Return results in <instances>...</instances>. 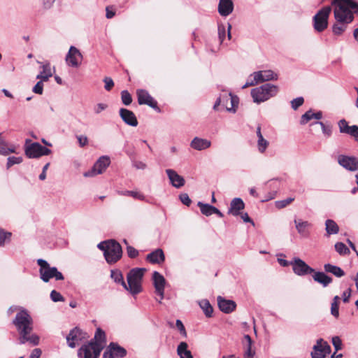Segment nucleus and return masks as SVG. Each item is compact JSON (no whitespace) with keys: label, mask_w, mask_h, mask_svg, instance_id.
<instances>
[{"label":"nucleus","mask_w":358,"mask_h":358,"mask_svg":"<svg viewBox=\"0 0 358 358\" xmlns=\"http://www.w3.org/2000/svg\"><path fill=\"white\" fill-rule=\"evenodd\" d=\"M252 77L255 78V80L257 84L269 80H276L278 79V74L272 70H264L254 72L252 73Z\"/></svg>","instance_id":"19"},{"label":"nucleus","mask_w":358,"mask_h":358,"mask_svg":"<svg viewBox=\"0 0 358 358\" xmlns=\"http://www.w3.org/2000/svg\"><path fill=\"white\" fill-rule=\"evenodd\" d=\"M37 264L40 266L39 273L41 280L48 282L50 279L55 278L56 280H64V276L56 267H51L50 264L44 259H38Z\"/></svg>","instance_id":"6"},{"label":"nucleus","mask_w":358,"mask_h":358,"mask_svg":"<svg viewBox=\"0 0 358 358\" xmlns=\"http://www.w3.org/2000/svg\"><path fill=\"white\" fill-rule=\"evenodd\" d=\"M41 67L43 71L37 75L36 78L43 81H48V79L52 76L50 64L49 62H46L43 64Z\"/></svg>","instance_id":"32"},{"label":"nucleus","mask_w":358,"mask_h":358,"mask_svg":"<svg viewBox=\"0 0 358 358\" xmlns=\"http://www.w3.org/2000/svg\"><path fill=\"white\" fill-rule=\"evenodd\" d=\"M176 325L178 329L180 331V334L182 335V336L187 337V332L181 320H177Z\"/></svg>","instance_id":"58"},{"label":"nucleus","mask_w":358,"mask_h":358,"mask_svg":"<svg viewBox=\"0 0 358 358\" xmlns=\"http://www.w3.org/2000/svg\"><path fill=\"white\" fill-rule=\"evenodd\" d=\"M331 353V347L322 339L317 341L311 352L312 358H326Z\"/></svg>","instance_id":"11"},{"label":"nucleus","mask_w":358,"mask_h":358,"mask_svg":"<svg viewBox=\"0 0 358 358\" xmlns=\"http://www.w3.org/2000/svg\"><path fill=\"white\" fill-rule=\"evenodd\" d=\"M268 145V142L264 138V137L258 138L257 141V146L258 150L260 152L263 153L265 152L266 149Z\"/></svg>","instance_id":"45"},{"label":"nucleus","mask_w":358,"mask_h":358,"mask_svg":"<svg viewBox=\"0 0 358 358\" xmlns=\"http://www.w3.org/2000/svg\"><path fill=\"white\" fill-rule=\"evenodd\" d=\"M217 304L221 311L230 313L236 308V303L232 300H227L221 296L217 297Z\"/></svg>","instance_id":"24"},{"label":"nucleus","mask_w":358,"mask_h":358,"mask_svg":"<svg viewBox=\"0 0 358 358\" xmlns=\"http://www.w3.org/2000/svg\"><path fill=\"white\" fill-rule=\"evenodd\" d=\"M117 194L119 195H122V196H130L134 199L141 200V201L145 199V196L143 194H141V192H137V191H129V190L117 191Z\"/></svg>","instance_id":"40"},{"label":"nucleus","mask_w":358,"mask_h":358,"mask_svg":"<svg viewBox=\"0 0 358 358\" xmlns=\"http://www.w3.org/2000/svg\"><path fill=\"white\" fill-rule=\"evenodd\" d=\"M222 103L225 106L227 111L235 113L238 107V101L236 96H234L231 93H229L228 94H224L217 99L213 106V109L217 110L218 106Z\"/></svg>","instance_id":"8"},{"label":"nucleus","mask_w":358,"mask_h":358,"mask_svg":"<svg viewBox=\"0 0 358 358\" xmlns=\"http://www.w3.org/2000/svg\"><path fill=\"white\" fill-rule=\"evenodd\" d=\"M146 259L152 264H160L164 262L165 256L163 250L159 248L148 254Z\"/></svg>","instance_id":"27"},{"label":"nucleus","mask_w":358,"mask_h":358,"mask_svg":"<svg viewBox=\"0 0 358 358\" xmlns=\"http://www.w3.org/2000/svg\"><path fill=\"white\" fill-rule=\"evenodd\" d=\"M77 139L80 147H84L88 143V138L85 136H77Z\"/></svg>","instance_id":"63"},{"label":"nucleus","mask_w":358,"mask_h":358,"mask_svg":"<svg viewBox=\"0 0 358 358\" xmlns=\"http://www.w3.org/2000/svg\"><path fill=\"white\" fill-rule=\"evenodd\" d=\"M110 160L108 156H102L94 164L93 167L88 171L83 173L86 178L94 177L96 175L103 173L107 167L110 165Z\"/></svg>","instance_id":"9"},{"label":"nucleus","mask_w":358,"mask_h":358,"mask_svg":"<svg viewBox=\"0 0 358 358\" xmlns=\"http://www.w3.org/2000/svg\"><path fill=\"white\" fill-rule=\"evenodd\" d=\"M120 115L122 120L128 125L136 127L138 125V120L134 113L126 108H120Z\"/></svg>","instance_id":"23"},{"label":"nucleus","mask_w":358,"mask_h":358,"mask_svg":"<svg viewBox=\"0 0 358 358\" xmlns=\"http://www.w3.org/2000/svg\"><path fill=\"white\" fill-rule=\"evenodd\" d=\"M84 338H85V334L78 328L73 329L66 336L68 345L71 348L79 345Z\"/></svg>","instance_id":"17"},{"label":"nucleus","mask_w":358,"mask_h":358,"mask_svg":"<svg viewBox=\"0 0 358 358\" xmlns=\"http://www.w3.org/2000/svg\"><path fill=\"white\" fill-rule=\"evenodd\" d=\"M338 163L348 171L358 170V157L341 155L338 157Z\"/></svg>","instance_id":"16"},{"label":"nucleus","mask_w":358,"mask_h":358,"mask_svg":"<svg viewBox=\"0 0 358 358\" xmlns=\"http://www.w3.org/2000/svg\"><path fill=\"white\" fill-rule=\"evenodd\" d=\"M20 336L29 334L33 329V320L28 311L21 309L13 321Z\"/></svg>","instance_id":"4"},{"label":"nucleus","mask_w":358,"mask_h":358,"mask_svg":"<svg viewBox=\"0 0 358 358\" xmlns=\"http://www.w3.org/2000/svg\"><path fill=\"white\" fill-rule=\"evenodd\" d=\"M314 113L312 110H308L305 113L301 118L300 123L301 124H306L310 120L314 118Z\"/></svg>","instance_id":"47"},{"label":"nucleus","mask_w":358,"mask_h":358,"mask_svg":"<svg viewBox=\"0 0 358 358\" xmlns=\"http://www.w3.org/2000/svg\"><path fill=\"white\" fill-rule=\"evenodd\" d=\"M313 280L321 284L324 287L328 286L332 282V278L326 275L324 272L314 271L313 275Z\"/></svg>","instance_id":"29"},{"label":"nucleus","mask_w":358,"mask_h":358,"mask_svg":"<svg viewBox=\"0 0 358 358\" xmlns=\"http://www.w3.org/2000/svg\"><path fill=\"white\" fill-rule=\"evenodd\" d=\"M278 92V87L271 84H264L251 90V96L254 102L259 103L266 101L275 96Z\"/></svg>","instance_id":"5"},{"label":"nucleus","mask_w":358,"mask_h":358,"mask_svg":"<svg viewBox=\"0 0 358 358\" xmlns=\"http://www.w3.org/2000/svg\"><path fill=\"white\" fill-rule=\"evenodd\" d=\"M315 124H318L321 126L322 130L324 136L329 137L331 135V127L330 125H325L322 122H317Z\"/></svg>","instance_id":"50"},{"label":"nucleus","mask_w":358,"mask_h":358,"mask_svg":"<svg viewBox=\"0 0 358 358\" xmlns=\"http://www.w3.org/2000/svg\"><path fill=\"white\" fill-rule=\"evenodd\" d=\"M180 199L183 204H185L187 206H189L191 204L192 201L189 199L187 194H185V193L181 194L180 195Z\"/></svg>","instance_id":"60"},{"label":"nucleus","mask_w":358,"mask_h":358,"mask_svg":"<svg viewBox=\"0 0 358 358\" xmlns=\"http://www.w3.org/2000/svg\"><path fill=\"white\" fill-rule=\"evenodd\" d=\"M145 271V268H135L131 269L127 274V284L124 289L131 294L135 295L142 291V280Z\"/></svg>","instance_id":"3"},{"label":"nucleus","mask_w":358,"mask_h":358,"mask_svg":"<svg viewBox=\"0 0 358 358\" xmlns=\"http://www.w3.org/2000/svg\"><path fill=\"white\" fill-rule=\"evenodd\" d=\"M324 268L326 272L331 273L338 278L345 275V272L340 267L330 264H324Z\"/></svg>","instance_id":"36"},{"label":"nucleus","mask_w":358,"mask_h":358,"mask_svg":"<svg viewBox=\"0 0 358 358\" xmlns=\"http://www.w3.org/2000/svg\"><path fill=\"white\" fill-rule=\"evenodd\" d=\"M166 173L170 180L171 184L176 188H180L185 185V179L182 176H180L175 170L168 169Z\"/></svg>","instance_id":"21"},{"label":"nucleus","mask_w":358,"mask_h":358,"mask_svg":"<svg viewBox=\"0 0 358 358\" xmlns=\"http://www.w3.org/2000/svg\"><path fill=\"white\" fill-rule=\"evenodd\" d=\"M43 80L38 81L33 87L32 91L38 94H42L43 92Z\"/></svg>","instance_id":"53"},{"label":"nucleus","mask_w":358,"mask_h":358,"mask_svg":"<svg viewBox=\"0 0 358 358\" xmlns=\"http://www.w3.org/2000/svg\"><path fill=\"white\" fill-rule=\"evenodd\" d=\"M138 102L140 105H148L152 108H157V103L149 94V93L144 90H137Z\"/></svg>","instance_id":"20"},{"label":"nucleus","mask_w":358,"mask_h":358,"mask_svg":"<svg viewBox=\"0 0 358 358\" xmlns=\"http://www.w3.org/2000/svg\"><path fill=\"white\" fill-rule=\"evenodd\" d=\"M199 306L203 310L205 315L208 317H210L213 313V308L209 303V301L206 299L201 300L199 302Z\"/></svg>","instance_id":"39"},{"label":"nucleus","mask_w":358,"mask_h":358,"mask_svg":"<svg viewBox=\"0 0 358 358\" xmlns=\"http://www.w3.org/2000/svg\"><path fill=\"white\" fill-rule=\"evenodd\" d=\"M339 301L340 297L338 296H335L331 304V314L336 318H338L339 316Z\"/></svg>","instance_id":"42"},{"label":"nucleus","mask_w":358,"mask_h":358,"mask_svg":"<svg viewBox=\"0 0 358 358\" xmlns=\"http://www.w3.org/2000/svg\"><path fill=\"white\" fill-rule=\"evenodd\" d=\"M244 339L246 341V350L245 352L244 358H253L255 352L252 350V338L249 335H245Z\"/></svg>","instance_id":"38"},{"label":"nucleus","mask_w":358,"mask_h":358,"mask_svg":"<svg viewBox=\"0 0 358 358\" xmlns=\"http://www.w3.org/2000/svg\"><path fill=\"white\" fill-rule=\"evenodd\" d=\"M152 280L155 292L160 296L159 302L161 303V301L164 299L166 280L164 276L157 271L153 273Z\"/></svg>","instance_id":"18"},{"label":"nucleus","mask_w":358,"mask_h":358,"mask_svg":"<svg viewBox=\"0 0 358 358\" xmlns=\"http://www.w3.org/2000/svg\"><path fill=\"white\" fill-rule=\"evenodd\" d=\"M245 208V203L240 198H234L230 203V208L228 210L229 214L238 216L241 214V210Z\"/></svg>","instance_id":"25"},{"label":"nucleus","mask_w":358,"mask_h":358,"mask_svg":"<svg viewBox=\"0 0 358 358\" xmlns=\"http://www.w3.org/2000/svg\"><path fill=\"white\" fill-rule=\"evenodd\" d=\"M42 351L39 348H35L30 355L29 358H40Z\"/></svg>","instance_id":"64"},{"label":"nucleus","mask_w":358,"mask_h":358,"mask_svg":"<svg viewBox=\"0 0 358 358\" xmlns=\"http://www.w3.org/2000/svg\"><path fill=\"white\" fill-rule=\"evenodd\" d=\"M334 17L337 23L333 26V32L341 35L347 27L346 24L353 20V13L358 11V4L352 0H334Z\"/></svg>","instance_id":"1"},{"label":"nucleus","mask_w":358,"mask_h":358,"mask_svg":"<svg viewBox=\"0 0 358 358\" xmlns=\"http://www.w3.org/2000/svg\"><path fill=\"white\" fill-rule=\"evenodd\" d=\"M177 355L180 358H193L192 352L188 350V345L186 342H180L177 347Z\"/></svg>","instance_id":"31"},{"label":"nucleus","mask_w":358,"mask_h":358,"mask_svg":"<svg viewBox=\"0 0 358 358\" xmlns=\"http://www.w3.org/2000/svg\"><path fill=\"white\" fill-rule=\"evenodd\" d=\"M290 264L292 266L294 273L297 275L302 276L314 272V269L300 258H294Z\"/></svg>","instance_id":"13"},{"label":"nucleus","mask_w":358,"mask_h":358,"mask_svg":"<svg viewBox=\"0 0 358 358\" xmlns=\"http://www.w3.org/2000/svg\"><path fill=\"white\" fill-rule=\"evenodd\" d=\"M197 205L200 208L201 212L203 215L210 216L213 214L214 206L208 203H203L201 201L198 202Z\"/></svg>","instance_id":"41"},{"label":"nucleus","mask_w":358,"mask_h":358,"mask_svg":"<svg viewBox=\"0 0 358 358\" xmlns=\"http://www.w3.org/2000/svg\"><path fill=\"white\" fill-rule=\"evenodd\" d=\"M97 247L103 252L105 259L108 264L117 262L122 257L121 245L114 240L101 242Z\"/></svg>","instance_id":"2"},{"label":"nucleus","mask_w":358,"mask_h":358,"mask_svg":"<svg viewBox=\"0 0 358 358\" xmlns=\"http://www.w3.org/2000/svg\"><path fill=\"white\" fill-rule=\"evenodd\" d=\"M83 55L80 50L74 46H71L66 56V62L68 66L78 67L82 62Z\"/></svg>","instance_id":"15"},{"label":"nucleus","mask_w":358,"mask_h":358,"mask_svg":"<svg viewBox=\"0 0 358 358\" xmlns=\"http://www.w3.org/2000/svg\"><path fill=\"white\" fill-rule=\"evenodd\" d=\"M51 150L38 143H33L25 148V154L29 158H38L50 154Z\"/></svg>","instance_id":"10"},{"label":"nucleus","mask_w":358,"mask_h":358,"mask_svg":"<svg viewBox=\"0 0 358 358\" xmlns=\"http://www.w3.org/2000/svg\"><path fill=\"white\" fill-rule=\"evenodd\" d=\"M91 342L96 348L102 347V350L106 345V334L105 332L100 328H98L96 331L94 340Z\"/></svg>","instance_id":"30"},{"label":"nucleus","mask_w":358,"mask_h":358,"mask_svg":"<svg viewBox=\"0 0 358 358\" xmlns=\"http://www.w3.org/2000/svg\"><path fill=\"white\" fill-rule=\"evenodd\" d=\"M10 233L5 232L2 230H0V246L4 244L6 239H10Z\"/></svg>","instance_id":"57"},{"label":"nucleus","mask_w":358,"mask_h":358,"mask_svg":"<svg viewBox=\"0 0 358 358\" xmlns=\"http://www.w3.org/2000/svg\"><path fill=\"white\" fill-rule=\"evenodd\" d=\"M331 11V6H324L313 17L314 29L319 32L324 31L328 25V17Z\"/></svg>","instance_id":"7"},{"label":"nucleus","mask_w":358,"mask_h":358,"mask_svg":"<svg viewBox=\"0 0 358 358\" xmlns=\"http://www.w3.org/2000/svg\"><path fill=\"white\" fill-rule=\"evenodd\" d=\"M338 127L341 133L347 134L355 138H358V126H349L348 122L343 119L338 122Z\"/></svg>","instance_id":"22"},{"label":"nucleus","mask_w":358,"mask_h":358,"mask_svg":"<svg viewBox=\"0 0 358 358\" xmlns=\"http://www.w3.org/2000/svg\"><path fill=\"white\" fill-rule=\"evenodd\" d=\"M127 355V350L115 343H110L103 352V358H122Z\"/></svg>","instance_id":"14"},{"label":"nucleus","mask_w":358,"mask_h":358,"mask_svg":"<svg viewBox=\"0 0 358 358\" xmlns=\"http://www.w3.org/2000/svg\"><path fill=\"white\" fill-rule=\"evenodd\" d=\"M211 142L209 140L195 137L190 143V146L196 150H203L210 148Z\"/></svg>","instance_id":"28"},{"label":"nucleus","mask_w":358,"mask_h":358,"mask_svg":"<svg viewBox=\"0 0 358 358\" xmlns=\"http://www.w3.org/2000/svg\"><path fill=\"white\" fill-rule=\"evenodd\" d=\"M103 82L105 83L104 88L107 91H110L114 86V82L110 77H105Z\"/></svg>","instance_id":"55"},{"label":"nucleus","mask_w":358,"mask_h":358,"mask_svg":"<svg viewBox=\"0 0 358 358\" xmlns=\"http://www.w3.org/2000/svg\"><path fill=\"white\" fill-rule=\"evenodd\" d=\"M108 108V105L103 103H99L93 107L94 113L96 115L100 114Z\"/></svg>","instance_id":"51"},{"label":"nucleus","mask_w":358,"mask_h":358,"mask_svg":"<svg viewBox=\"0 0 358 358\" xmlns=\"http://www.w3.org/2000/svg\"><path fill=\"white\" fill-rule=\"evenodd\" d=\"M297 231L303 236H308L309 233L308 228L310 226V223L307 221H297L294 220Z\"/></svg>","instance_id":"35"},{"label":"nucleus","mask_w":358,"mask_h":358,"mask_svg":"<svg viewBox=\"0 0 358 358\" xmlns=\"http://www.w3.org/2000/svg\"><path fill=\"white\" fill-rule=\"evenodd\" d=\"M110 276L114 280L115 282L121 283L124 288L126 287V282H124L123 275L120 271H111Z\"/></svg>","instance_id":"43"},{"label":"nucleus","mask_w":358,"mask_h":358,"mask_svg":"<svg viewBox=\"0 0 358 358\" xmlns=\"http://www.w3.org/2000/svg\"><path fill=\"white\" fill-rule=\"evenodd\" d=\"M332 344L335 348L336 351H338L342 348V341L338 336H334L332 338Z\"/></svg>","instance_id":"56"},{"label":"nucleus","mask_w":358,"mask_h":358,"mask_svg":"<svg viewBox=\"0 0 358 358\" xmlns=\"http://www.w3.org/2000/svg\"><path fill=\"white\" fill-rule=\"evenodd\" d=\"M127 252L128 256L131 258H135L138 255V251L136 250L134 248L129 245L127 247Z\"/></svg>","instance_id":"59"},{"label":"nucleus","mask_w":358,"mask_h":358,"mask_svg":"<svg viewBox=\"0 0 358 358\" xmlns=\"http://www.w3.org/2000/svg\"><path fill=\"white\" fill-rule=\"evenodd\" d=\"M352 290L350 288H348L347 290L343 292V301L344 303H348L350 301V298L351 296Z\"/></svg>","instance_id":"62"},{"label":"nucleus","mask_w":358,"mask_h":358,"mask_svg":"<svg viewBox=\"0 0 358 358\" xmlns=\"http://www.w3.org/2000/svg\"><path fill=\"white\" fill-rule=\"evenodd\" d=\"M102 350V347L96 348L92 342L83 345L78 350L79 358H97Z\"/></svg>","instance_id":"12"},{"label":"nucleus","mask_w":358,"mask_h":358,"mask_svg":"<svg viewBox=\"0 0 358 358\" xmlns=\"http://www.w3.org/2000/svg\"><path fill=\"white\" fill-rule=\"evenodd\" d=\"M15 152V147L14 145H8L0 135V155H8L10 153Z\"/></svg>","instance_id":"33"},{"label":"nucleus","mask_w":358,"mask_h":358,"mask_svg":"<svg viewBox=\"0 0 358 358\" xmlns=\"http://www.w3.org/2000/svg\"><path fill=\"white\" fill-rule=\"evenodd\" d=\"M121 99H122V103L125 105V106H129L131 102H132V98H131V94L129 93L128 91L127 90H123L122 92H121Z\"/></svg>","instance_id":"44"},{"label":"nucleus","mask_w":358,"mask_h":358,"mask_svg":"<svg viewBox=\"0 0 358 358\" xmlns=\"http://www.w3.org/2000/svg\"><path fill=\"white\" fill-rule=\"evenodd\" d=\"M294 198H287L285 200H281V201H275V206L276 208L280 209V208H283L285 207H286L287 205H289V203H291L293 201H294Z\"/></svg>","instance_id":"49"},{"label":"nucleus","mask_w":358,"mask_h":358,"mask_svg":"<svg viewBox=\"0 0 358 358\" xmlns=\"http://www.w3.org/2000/svg\"><path fill=\"white\" fill-rule=\"evenodd\" d=\"M50 298L55 302L64 301V299L62 296V294L59 292H57L55 290H52L51 292V293H50Z\"/></svg>","instance_id":"52"},{"label":"nucleus","mask_w":358,"mask_h":358,"mask_svg":"<svg viewBox=\"0 0 358 358\" xmlns=\"http://www.w3.org/2000/svg\"><path fill=\"white\" fill-rule=\"evenodd\" d=\"M29 334L22 335L20 336V343L21 344H24L26 342L29 341L34 345H37L39 343V337L36 334H32L29 336Z\"/></svg>","instance_id":"37"},{"label":"nucleus","mask_w":358,"mask_h":358,"mask_svg":"<svg viewBox=\"0 0 358 358\" xmlns=\"http://www.w3.org/2000/svg\"><path fill=\"white\" fill-rule=\"evenodd\" d=\"M303 97H297L291 101L292 107L294 110H296L299 106H301L303 103Z\"/></svg>","instance_id":"54"},{"label":"nucleus","mask_w":358,"mask_h":358,"mask_svg":"<svg viewBox=\"0 0 358 358\" xmlns=\"http://www.w3.org/2000/svg\"><path fill=\"white\" fill-rule=\"evenodd\" d=\"M257 84V81L255 80V78L252 77V74L248 77L247 82L242 87L243 89L246 88L250 86H254Z\"/></svg>","instance_id":"61"},{"label":"nucleus","mask_w":358,"mask_h":358,"mask_svg":"<svg viewBox=\"0 0 358 358\" xmlns=\"http://www.w3.org/2000/svg\"><path fill=\"white\" fill-rule=\"evenodd\" d=\"M325 230L328 236L337 234L339 231V227L333 220H327L325 222Z\"/></svg>","instance_id":"34"},{"label":"nucleus","mask_w":358,"mask_h":358,"mask_svg":"<svg viewBox=\"0 0 358 358\" xmlns=\"http://www.w3.org/2000/svg\"><path fill=\"white\" fill-rule=\"evenodd\" d=\"M335 249L340 255H346L350 252L349 249L343 243H336Z\"/></svg>","instance_id":"46"},{"label":"nucleus","mask_w":358,"mask_h":358,"mask_svg":"<svg viewBox=\"0 0 358 358\" xmlns=\"http://www.w3.org/2000/svg\"><path fill=\"white\" fill-rule=\"evenodd\" d=\"M22 162V157H9L7 162V169H9L14 164H19Z\"/></svg>","instance_id":"48"},{"label":"nucleus","mask_w":358,"mask_h":358,"mask_svg":"<svg viewBox=\"0 0 358 358\" xmlns=\"http://www.w3.org/2000/svg\"><path fill=\"white\" fill-rule=\"evenodd\" d=\"M234 9V4L231 0H220L218 4V12L222 16H228Z\"/></svg>","instance_id":"26"}]
</instances>
